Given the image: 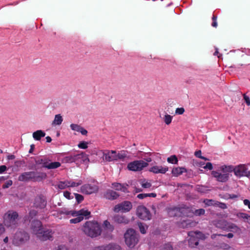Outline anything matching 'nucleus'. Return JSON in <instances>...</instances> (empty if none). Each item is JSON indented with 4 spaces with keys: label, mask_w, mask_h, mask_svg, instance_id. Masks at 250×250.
<instances>
[{
    "label": "nucleus",
    "mask_w": 250,
    "mask_h": 250,
    "mask_svg": "<svg viewBox=\"0 0 250 250\" xmlns=\"http://www.w3.org/2000/svg\"><path fill=\"white\" fill-rule=\"evenodd\" d=\"M82 230L87 236L94 238L101 235L102 228L100 224L97 221H87L83 224Z\"/></svg>",
    "instance_id": "1"
},
{
    "label": "nucleus",
    "mask_w": 250,
    "mask_h": 250,
    "mask_svg": "<svg viewBox=\"0 0 250 250\" xmlns=\"http://www.w3.org/2000/svg\"><path fill=\"white\" fill-rule=\"evenodd\" d=\"M60 214H64L66 215H71L73 217H76L74 219L70 220L71 224H77L81 222L85 217L86 219L89 218L90 212L87 210L82 209L78 211H69L66 208H62L58 211Z\"/></svg>",
    "instance_id": "2"
},
{
    "label": "nucleus",
    "mask_w": 250,
    "mask_h": 250,
    "mask_svg": "<svg viewBox=\"0 0 250 250\" xmlns=\"http://www.w3.org/2000/svg\"><path fill=\"white\" fill-rule=\"evenodd\" d=\"M232 171V167L223 165L220 167L217 170L211 171V175L216 180L222 183L227 182L229 178V172Z\"/></svg>",
    "instance_id": "3"
},
{
    "label": "nucleus",
    "mask_w": 250,
    "mask_h": 250,
    "mask_svg": "<svg viewBox=\"0 0 250 250\" xmlns=\"http://www.w3.org/2000/svg\"><path fill=\"white\" fill-rule=\"evenodd\" d=\"M46 177V174L45 173L29 171L21 173L19 176L18 180L24 182H27L30 181L40 182L45 179Z\"/></svg>",
    "instance_id": "4"
},
{
    "label": "nucleus",
    "mask_w": 250,
    "mask_h": 250,
    "mask_svg": "<svg viewBox=\"0 0 250 250\" xmlns=\"http://www.w3.org/2000/svg\"><path fill=\"white\" fill-rule=\"evenodd\" d=\"M18 213L13 210H8L3 216V224L5 226L11 229H15L18 226Z\"/></svg>",
    "instance_id": "5"
},
{
    "label": "nucleus",
    "mask_w": 250,
    "mask_h": 250,
    "mask_svg": "<svg viewBox=\"0 0 250 250\" xmlns=\"http://www.w3.org/2000/svg\"><path fill=\"white\" fill-rule=\"evenodd\" d=\"M125 242L129 248H133L139 240L138 234L133 229H130L126 230L124 234Z\"/></svg>",
    "instance_id": "6"
},
{
    "label": "nucleus",
    "mask_w": 250,
    "mask_h": 250,
    "mask_svg": "<svg viewBox=\"0 0 250 250\" xmlns=\"http://www.w3.org/2000/svg\"><path fill=\"white\" fill-rule=\"evenodd\" d=\"M103 153V160L106 162H112L123 159L125 155L119 153H117L115 150H104L102 151Z\"/></svg>",
    "instance_id": "7"
},
{
    "label": "nucleus",
    "mask_w": 250,
    "mask_h": 250,
    "mask_svg": "<svg viewBox=\"0 0 250 250\" xmlns=\"http://www.w3.org/2000/svg\"><path fill=\"white\" fill-rule=\"evenodd\" d=\"M190 237L188 240V245L191 248H194L198 245L199 239L204 240L205 235L200 231H190L188 233Z\"/></svg>",
    "instance_id": "8"
},
{
    "label": "nucleus",
    "mask_w": 250,
    "mask_h": 250,
    "mask_svg": "<svg viewBox=\"0 0 250 250\" xmlns=\"http://www.w3.org/2000/svg\"><path fill=\"white\" fill-rule=\"evenodd\" d=\"M29 239V234L23 230H19L15 234L13 244L17 246H21L26 242Z\"/></svg>",
    "instance_id": "9"
},
{
    "label": "nucleus",
    "mask_w": 250,
    "mask_h": 250,
    "mask_svg": "<svg viewBox=\"0 0 250 250\" xmlns=\"http://www.w3.org/2000/svg\"><path fill=\"white\" fill-rule=\"evenodd\" d=\"M148 165L147 163L143 160H136L128 163L127 168L133 171H140Z\"/></svg>",
    "instance_id": "10"
},
{
    "label": "nucleus",
    "mask_w": 250,
    "mask_h": 250,
    "mask_svg": "<svg viewBox=\"0 0 250 250\" xmlns=\"http://www.w3.org/2000/svg\"><path fill=\"white\" fill-rule=\"evenodd\" d=\"M132 207V205L130 202L125 201L116 205L114 207L113 210L115 212H127L131 210Z\"/></svg>",
    "instance_id": "11"
},
{
    "label": "nucleus",
    "mask_w": 250,
    "mask_h": 250,
    "mask_svg": "<svg viewBox=\"0 0 250 250\" xmlns=\"http://www.w3.org/2000/svg\"><path fill=\"white\" fill-rule=\"evenodd\" d=\"M137 215L138 217L144 220H150L151 214L148 209L144 206H139L137 208Z\"/></svg>",
    "instance_id": "12"
},
{
    "label": "nucleus",
    "mask_w": 250,
    "mask_h": 250,
    "mask_svg": "<svg viewBox=\"0 0 250 250\" xmlns=\"http://www.w3.org/2000/svg\"><path fill=\"white\" fill-rule=\"evenodd\" d=\"M98 186L95 184H84L81 187V192L85 194H91L96 193L98 191Z\"/></svg>",
    "instance_id": "13"
},
{
    "label": "nucleus",
    "mask_w": 250,
    "mask_h": 250,
    "mask_svg": "<svg viewBox=\"0 0 250 250\" xmlns=\"http://www.w3.org/2000/svg\"><path fill=\"white\" fill-rule=\"evenodd\" d=\"M234 175L239 178L246 176L247 177L248 168L245 165L240 164L235 167H232Z\"/></svg>",
    "instance_id": "14"
},
{
    "label": "nucleus",
    "mask_w": 250,
    "mask_h": 250,
    "mask_svg": "<svg viewBox=\"0 0 250 250\" xmlns=\"http://www.w3.org/2000/svg\"><path fill=\"white\" fill-rule=\"evenodd\" d=\"M84 155V153L67 155L63 157L62 162L68 163L76 162L79 159L83 158Z\"/></svg>",
    "instance_id": "15"
},
{
    "label": "nucleus",
    "mask_w": 250,
    "mask_h": 250,
    "mask_svg": "<svg viewBox=\"0 0 250 250\" xmlns=\"http://www.w3.org/2000/svg\"><path fill=\"white\" fill-rule=\"evenodd\" d=\"M46 205L47 201L43 196L39 195L35 197L33 203L35 208L42 209L44 208Z\"/></svg>",
    "instance_id": "16"
},
{
    "label": "nucleus",
    "mask_w": 250,
    "mask_h": 250,
    "mask_svg": "<svg viewBox=\"0 0 250 250\" xmlns=\"http://www.w3.org/2000/svg\"><path fill=\"white\" fill-rule=\"evenodd\" d=\"M52 232L49 229L42 230L36 235L37 237L41 241L50 240L52 238Z\"/></svg>",
    "instance_id": "17"
},
{
    "label": "nucleus",
    "mask_w": 250,
    "mask_h": 250,
    "mask_svg": "<svg viewBox=\"0 0 250 250\" xmlns=\"http://www.w3.org/2000/svg\"><path fill=\"white\" fill-rule=\"evenodd\" d=\"M179 216L184 217H191L193 215V210L191 208L185 206L179 207Z\"/></svg>",
    "instance_id": "18"
},
{
    "label": "nucleus",
    "mask_w": 250,
    "mask_h": 250,
    "mask_svg": "<svg viewBox=\"0 0 250 250\" xmlns=\"http://www.w3.org/2000/svg\"><path fill=\"white\" fill-rule=\"evenodd\" d=\"M167 167H162L159 166H154L149 169V171L152 172L155 174H165L168 171Z\"/></svg>",
    "instance_id": "19"
},
{
    "label": "nucleus",
    "mask_w": 250,
    "mask_h": 250,
    "mask_svg": "<svg viewBox=\"0 0 250 250\" xmlns=\"http://www.w3.org/2000/svg\"><path fill=\"white\" fill-rule=\"evenodd\" d=\"M31 229L33 232L37 235L38 232L42 230V222L38 220L33 221L31 223Z\"/></svg>",
    "instance_id": "20"
},
{
    "label": "nucleus",
    "mask_w": 250,
    "mask_h": 250,
    "mask_svg": "<svg viewBox=\"0 0 250 250\" xmlns=\"http://www.w3.org/2000/svg\"><path fill=\"white\" fill-rule=\"evenodd\" d=\"M114 221L118 224H126L128 223L129 220L123 215H117L114 217Z\"/></svg>",
    "instance_id": "21"
},
{
    "label": "nucleus",
    "mask_w": 250,
    "mask_h": 250,
    "mask_svg": "<svg viewBox=\"0 0 250 250\" xmlns=\"http://www.w3.org/2000/svg\"><path fill=\"white\" fill-rule=\"evenodd\" d=\"M127 185H125L124 184H121L119 183H113L112 184V188L117 190H121L124 192H127Z\"/></svg>",
    "instance_id": "22"
},
{
    "label": "nucleus",
    "mask_w": 250,
    "mask_h": 250,
    "mask_svg": "<svg viewBox=\"0 0 250 250\" xmlns=\"http://www.w3.org/2000/svg\"><path fill=\"white\" fill-rule=\"evenodd\" d=\"M119 195L115 191L112 190H107L104 194L105 197L109 200H114L119 197Z\"/></svg>",
    "instance_id": "23"
},
{
    "label": "nucleus",
    "mask_w": 250,
    "mask_h": 250,
    "mask_svg": "<svg viewBox=\"0 0 250 250\" xmlns=\"http://www.w3.org/2000/svg\"><path fill=\"white\" fill-rule=\"evenodd\" d=\"M45 133L42 130H38L33 133V138L35 140L40 141L42 137L45 136Z\"/></svg>",
    "instance_id": "24"
},
{
    "label": "nucleus",
    "mask_w": 250,
    "mask_h": 250,
    "mask_svg": "<svg viewBox=\"0 0 250 250\" xmlns=\"http://www.w3.org/2000/svg\"><path fill=\"white\" fill-rule=\"evenodd\" d=\"M213 224L217 228L225 230L227 225V221L224 220H218L214 221Z\"/></svg>",
    "instance_id": "25"
},
{
    "label": "nucleus",
    "mask_w": 250,
    "mask_h": 250,
    "mask_svg": "<svg viewBox=\"0 0 250 250\" xmlns=\"http://www.w3.org/2000/svg\"><path fill=\"white\" fill-rule=\"evenodd\" d=\"M187 169L183 167H177L173 168L172 170V174L174 176H178L184 172H186Z\"/></svg>",
    "instance_id": "26"
},
{
    "label": "nucleus",
    "mask_w": 250,
    "mask_h": 250,
    "mask_svg": "<svg viewBox=\"0 0 250 250\" xmlns=\"http://www.w3.org/2000/svg\"><path fill=\"white\" fill-rule=\"evenodd\" d=\"M179 207L170 208L167 209V213L170 217L179 216Z\"/></svg>",
    "instance_id": "27"
},
{
    "label": "nucleus",
    "mask_w": 250,
    "mask_h": 250,
    "mask_svg": "<svg viewBox=\"0 0 250 250\" xmlns=\"http://www.w3.org/2000/svg\"><path fill=\"white\" fill-rule=\"evenodd\" d=\"M63 121V119L61 114L56 115L54 121H53L52 124L53 125H60Z\"/></svg>",
    "instance_id": "28"
},
{
    "label": "nucleus",
    "mask_w": 250,
    "mask_h": 250,
    "mask_svg": "<svg viewBox=\"0 0 250 250\" xmlns=\"http://www.w3.org/2000/svg\"><path fill=\"white\" fill-rule=\"evenodd\" d=\"M104 246L105 250H120V247L118 245L110 244Z\"/></svg>",
    "instance_id": "29"
},
{
    "label": "nucleus",
    "mask_w": 250,
    "mask_h": 250,
    "mask_svg": "<svg viewBox=\"0 0 250 250\" xmlns=\"http://www.w3.org/2000/svg\"><path fill=\"white\" fill-rule=\"evenodd\" d=\"M193 222L190 220L187 219L186 220H183L181 222L180 226L182 228H188L192 226Z\"/></svg>",
    "instance_id": "30"
},
{
    "label": "nucleus",
    "mask_w": 250,
    "mask_h": 250,
    "mask_svg": "<svg viewBox=\"0 0 250 250\" xmlns=\"http://www.w3.org/2000/svg\"><path fill=\"white\" fill-rule=\"evenodd\" d=\"M61 166V163L59 162H51L45 166V167L48 169H55Z\"/></svg>",
    "instance_id": "31"
},
{
    "label": "nucleus",
    "mask_w": 250,
    "mask_h": 250,
    "mask_svg": "<svg viewBox=\"0 0 250 250\" xmlns=\"http://www.w3.org/2000/svg\"><path fill=\"white\" fill-rule=\"evenodd\" d=\"M238 229V228L235 224L227 222V225L226 226V228H225V230H228L229 231H236Z\"/></svg>",
    "instance_id": "32"
},
{
    "label": "nucleus",
    "mask_w": 250,
    "mask_h": 250,
    "mask_svg": "<svg viewBox=\"0 0 250 250\" xmlns=\"http://www.w3.org/2000/svg\"><path fill=\"white\" fill-rule=\"evenodd\" d=\"M68 184V180L60 181L58 184L57 187L60 189H64L67 188H69Z\"/></svg>",
    "instance_id": "33"
},
{
    "label": "nucleus",
    "mask_w": 250,
    "mask_h": 250,
    "mask_svg": "<svg viewBox=\"0 0 250 250\" xmlns=\"http://www.w3.org/2000/svg\"><path fill=\"white\" fill-rule=\"evenodd\" d=\"M103 225L104 229L109 232H112L114 229L113 226L111 225L110 223L107 220H105L104 222Z\"/></svg>",
    "instance_id": "34"
},
{
    "label": "nucleus",
    "mask_w": 250,
    "mask_h": 250,
    "mask_svg": "<svg viewBox=\"0 0 250 250\" xmlns=\"http://www.w3.org/2000/svg\"><path fill=\"white\" fill-rule=\"evenodd\" d=\"M151 155V153L150 152H149V153L144 152L142 154L141 157L146 161L145 162L146 163H147L148 164V163L151 162L152 161V159L150 157Z\"/></svg>",
    "instance_id": "35"
},
{
    "label": "nucleus",
    "mask_w": 250,
    "mask_h": 250,
    "mask_svg": "<svg viewBox=\"0 0 250 250\" xmlns=\"http://www.w3.org/2000/svg\"><path fill=\"white\" fill-rule=\"evenodd\" d=\"M68 187H77L82 184L83 182L81 180H78L77 182H74L72 180H68Z\"/></svg>",
    "instance_id": "36"
},
{
    "label": "nucleus",
    "mask_w": 250,
    "mask_h": 250,
    "mask_svg": "<svg viewBox=\"0 0 250 250\" xmlns=\"http://www.w3.org/2000/svg\"><path fill=\"white\" fill-rule=\"evenodd\" d=\"M140 183L144 188H148L151 187V184L146 179L140 180Z\"/></svg>",
    "instance_id": "37"
},
{
    "label": "nucleus",
    "mask_w": 250,
    "mask_h": 250,
    "mask_svg": "<svg viewBox=\"0 0 250 250\" xmlns=\"http://www.w3.org/2000/svg\"><path fill=\"white\" fill-rule=\"evenodd\" d=\"M172 118V116L166 114L163 118V121L166 125H169L171 123Z\"/></svg>",
    "instance_id": "38"
},
{
    "label": "nucleus",
    "mask_w": 250,
    "mask_h": 250,
    "mask_svg": "<svg viewBox=\"0 0 250 250\" xmlns=\"http://www.w3.org/2000/svg\"><path fill=\"white\" fill-rule=\"evenodd\" d=\"M167 161L170 164H176L178 163V159L175 155H172L167 159Z\"/></svg>",
    "instance_id": "39"
},
{
    "label": "nucleus",
    "mask_w": 250,
    "mask_h": 250,
    "mask_svg": "<svg viewBox=\"0 0 250 250\" xmlns=\"http://www.w3.org/2000/svg\"><path fill=\"white\" fill-rule=\"evenodd\" d=\"M138 226L140 229V232L142 234H145L146 233V230L147 229V226L142 223H138Z\"/></svg>",
    "instance_id": "40"
},
{
    "label": "nucleus",
    "mask_w": 250,
    "mask_h": 250,
    "mask_svg": "<svg viewBox=\"0 0 250 250\" xmlns=\"http://www.w3.org/2000/svg\"><path fill=\"white\" fill-rule=\"evenodd\" d=\"M205 213V210L204 209L200 208L198 209H195L193 211V215L196 216H201L202 215L204 214Z\"/></svg>",
    "instance_id": "41"
},
{
    "label": "nucleus",
    "mask_w": 250,
    "mask_h": 250,
    "mask_svg": "<svg viewBox=\"0 0 250 250\" xmlns=\"http://www.w3.org/2000/svg\"><path fill=\"white\" fill-rule=\"evenodd\" d=\"M70 128L72 130L79 132L80 130L81 126L77 124H72L70 125Z\"/></svg>",
    "instance_id": "42"
},
{
    "label": "nucleus",
    "mask_w": 250,
    "mask_h": 250,
    "mask_svg": "<svg viewBox=\"0 0 250 250\" xmlns=\"http://www.w3.org/2000/svg\"><path fill=\"white\" fill-rule=\"evenodd\" d=\"M88 143L84 141L81 142L78 145V147L81 149H86L87 148Z\"/></svg>",
    "instance_id": "43"
},
{
    "label": "nucleus",
    "mask_w": 250,
    "mask_h": 250,
    "mask_svg": "<svg viewBox=\"0 0 250 250\" xmlns=\"http://www.w3.org/2000/svg\"><path fill=\"white\" fill-rule=\"evenodd\" d=\"M75 198L76 199L77 202L78 203H81L83 200V197L81 194L78 193H75Z\"/></svg>",
    "instance_id": "44"
},
{
    "label": "nucleus",
    "mask_w": 250,
    "mask_h": 250,
    "mask_svg": "<svg viewBox=\"0 0 250 250\" xmlns=\"http://www.w3.org/2000/svg\"><path fill=\"white\" fill-rule=\"evenodd\" d=\"M13 184V181L11 180H9L3 185L2 188H7L12 186Z\"/></svg>",
    "instance_id": "45"
},
{
    "label": "nucleus",
    "mask_w": 250,
    "mask_h": 250,
    "mask_svg": "<svg viewBox=\"0 0 250 250\" xmlns=\"http://www.w3.org/2000/svg\"><path fill=\"white\" fill-rule=\"evenodd\" d=\"M185 112V109L183 107L177 108L175 110V114L177 115H182Z\"/></svg>",
    "instance_id": "46"
},
{
    "label": "nucleus",
    "mask_w": 250,
    "mask_h": 250,
    "mask_svg": "<svg viewBox=\"0 0 250 250\" xmlns=\"http://www.w3.org/2000/svg\"><path fill=\"white\" fill-rule=\"evenodd\" d=\"M63 195L66 198L68 199H71L73 198V196L71 195V193L68 191H64Z\"/></svg>",
    "instance_id": "47"
},
{
    "label": "nucleus",
    "mask_w": 250,
    "mask_h": 250,
    "mask_svg": "<svg viewBox=\"0 0 250 250\" xmlns=\"http://www.w3.org/2000/svg\"><path fill=\"white\" fill-rule=\"evenodd\" d=\"M163 249L164 250H173L172 246L170 243H167V244H166L165 245H164Z\"/></svg>",
    "instance_id": "48"
},
{
    "label": "nucleus",
    "mask_w": 250,
    "mask_h": 250,
    "mask_svg": "<svg viewBox=\"0 0 250 250\" xmlns=\"http://www.w3.org/2000/svg\"><path fill=\"white\" fill-rule=\"evenodd\" d=\"M243 98L245 102L247 104V105H250V99L249 96H247L246 94L243 95Z\"/></svg>",
    "instance_id": "49"
},
{
    "label": "nucleus",
    "mask_w": 250,
    "mask_h": 250,
    "mask_svg": "<svg viewBox=\"0 0 250 250\" xmlns=\"http://www.w3.org/2000/svg\"><path fill=\"white\" fill-rule=\"evenodd\" d=\"M37 213H38V211L37 210L32 209V210H30L29 212V216L31 218H33V217H35L37 215Z\"/></svg>",
    "instance_id": "50"
},
{
    "label": "nucleus",
    "mask_w": 250,
    "mask_h": 250,
    "mask_svg": "<svg viewBox=\"0 0 250 250\" xmlns=\"http://www.w3.org/2000/svg\"><path fill=\"white\" fill-rule=\"evenodd\" d=\"M201 151L198 150L195 152V156L198 158H201L204 160H206V159L204 157L201 156Z\"/></svg>",
    "instance_id": "51"
},
{
    "label": "nucleus",
    "mask_w": 250,
    "mask_h": 250,
    "mask_svg": "<svg viewBox=\"0 0 250 250\" xmlns=\"http://www.w3.org/2000/svg\"><path fill=\"white\" fill-rule=\"evenodd\" d=\"M214 202V201L213 200L209 199H207L204 201V203H205V204L208 206L213 205Z\"/></svg>",
    "instance_id": "52"
},
{
    "label": "nucleus",
    "mask_w": 250,
    "mask_h": 250,
    "mask_svg": "<svg viewBox=\"0 0 250 250\" xmlns=\"http://www.w3.org/2000/svg\"><path fill=\"white\" fill-rule=\"evenodd\" d=\"M205 169H208L209 170H211L213 168L212 165L211 163L208 162L207 163L205 166L204 167Z\"/></svg>",
    "instance_id": "53"
},
{
    "label": "nucleus",
    "mask_w": 250,
    "mask_h": 250,
    "mask_svg": "<svg viewBox=\"0 0 250 250\" xmlns=\"http://www.w3.org/2000/svg\"><path fill=\"white\" fill-rule=\"evenodd\" d=\"M243 203L245 206H247L250 209V201L248 199H245L243 200Z\"/></svg>",
    "instance_id": "54"
},
{
    "label": "nucleus",
    "mask_w": 250,
    "mask_h": 250,
    "mask_svg": "<svg viewBox=\"0 0 250 250\" xmlns=\"http://www.w3.org/2000/svg\"><path fill=\"white\" fill-rule=\"evenodd\" d=\"M7 169V167L5 165L0 166V174L2 173Z\"/></svg>",
    "instance_id": "55"
},
{
    "label": "nucleus",
    "mask_w": 250,
    "mask_h": 250,
    "mask_svg": "<svg viewBox=\"0 0 250 250\" xmlns=\"http://www.w3.org/2000/svg\"><path fill=\"white\" fill-rule=\"evenodd\" d=\"M79 132H81L82 135H86L87 133V131L81 126Z\"/></svg>",
    "instance_id": "56"
},
{
    "label": "nucleus",
    "mask_w": 250,
    "mask_h": 250,
    "mask_svg": "<svg viewBox=\"0 0 250 250\" xmlns=\"http://www.w3.org/2000/svg\"><path fill=\"white\" fill-rule=\"evenodd\" d=\"M147 194L146 193H140V194H139L138 195H137V197L139 198V199H144L146 197H147Z\"/></svg>",
    "instance_id": "57"
},
{
    "label": "nucleus",
    "mask_w": 250,
    "mask_h": 250,
    "mask_svg": "<svg viewBox=\"0 0 250 250\" xmlns=\"http://www.w3.org/2000/svg\"><path fill=\"white\" fill-rule=\"evenodd\" d=\"M92 250H105L104 247V246L103 245V246L96 247L94 248H93Z\"/></svg>",
    "instance_id": "58"
},
{
    "label": "nucleus",
    "mask_w": 250,
    "mask_h": 250,
    "mask_svg": "<svg viewBox=\"0 0 250 250\" xmlns=\"http://www.w3.org/2000/svg\"><path fill=\"white\" fill-rule=\"evenodd\" d=\"M241 217L244 219H247L248 221H249V219L250 217V215L247 214H246V213H242V215H241Z\"/></svg>",
    "instance_id": "59"
},
{
    "label": "nucleus",
    "mask_w": 250,
    "mask_h": 250,
    "mask_svg": "<svg viewBox=\"0 0 250 250\" xmlns=\"http://www.w3.org/2000/svg\"><path fill=\"white\" fill-rule=\"evenodd\" d=\"M57 250H68L67 248L64 245L59 246Z\"/></svg>",
    "instance_id": "60"
},
{
    "label": "nucleus",
    "mask_w": 250,
    "mask_h": 250,
    "mask_svg": "<svg viewBox=\"0 0 250 250\" xmlns=\"http://www.w3.org/2000/svg\"><path fill=\"white\" fill-rule=\"evenodd\" d=\"M5 231V228L3 224H0V232L3 233Z\"/></svg>",
    "instance_id": "61"
},
{
    "label": "nucleus",
    "mask_w": 250,
    "mask_h": 250,
    "mask_svg": "<svg viewBox=\"0 0 250 250\" xmlns=\"http://www.w3.org/2000/svg\"><path fill=\"white\" fill-rule=\"evenodd\" d=\"M219 207L223 209L227 208V206L225 203H219Z\"/></svg>",
    "instance_id": "62"
},
{
    "label": "nucleus",
    "mask_w": 250,
    "mask_h": 250,
    "mask_svg": "<svg viewBox=\"0 0 250 250\" xmlns=\"http://www.w3.org/2000/svg\"><path fill=\"white\" fill-rule=\"evenodd\" d=\"M222 236L227 237L229 238H231L233 237V234L232 233H229L226 235H223Z\"/></svg>",
    "instance_id": "63"
},
{
    "label": "nucleus",
    "mask_w": 250,
    "mask_h": 250,
    "mask_svg": "<svg viewBox=\"0 0 250 250\" xmlns=\"http://www.w3.org/2000/svg\"><path fill=\"white\" fill-rule=\"evenodd\" d=\"M147 197H156V194L155 193H146Z\"/></svg>",
    "instance_id": "64"
}]
</instances>
